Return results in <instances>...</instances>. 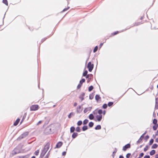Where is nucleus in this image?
<instances>
[{"label":"nucleus","mask_w":158,"mask_h":158,"mask_svg":"<svg viewBox=\"0 0 158 158\" xmlns=\"http://www.w3.org/2000/svg\"><path fill=\"white\" fill-rule=\"evenodd\" d=\"M105 114V111H104L103 112V114Z\"/></svg>","instance_id":"nucleus-57"},{"label":"nucleus","mask_w":158,"mask_h":158,"mask_svg":"<svg viewBox=\"0 0 158 158\" xmlns=\"http://www.w3.org/2000/svg\"><path fill=\"white\" fill-rule=\"evenodd\" d=\"M28 157V156L27 155L24 156H19V158H27Z\"/></svg>","instance_id":"nucleus-18"},{"label":"nucleus","mask_w":158,"mask_h":158,"mask_svg":"<svg viewBox=\"0 0 158 158\" xmlns=\"http://www.w3.org/2000/svg\"><path fill=\"white\" fill-rule=\"evenodd\" d=\"M92 109V107L91 106L86 108L84 110V113H86L90 111Z\"/></svg>","instance_id":"nucleus-4"},{"label":"nucleus","mask_w":158,"mask_h":158,"mask_svg":"<svg viewBox=\"0 0 158 158\" xmlns=\"http://www.w3.org/2000/svg\"><path fill=\"white\" fill-rule=\"evenodd\" d=\"M158 147L157 144H154L152 147V148L153 149L156 148Z\"/></svg>","instance_id":"nucleus-13"},{"label":"nucleus","mask_w":158,"mask_h":158,"mask_svg":"<svg viewBox=\"0 0 158 158\" xmlns=\"http://www.w3.org/2000/svg\"><path fill=\"white\" fill-rule=\"evenodd\" d=\"M87 67L89 69V71L91 72L93 68L94 65L91 64V62H89L88 64Z\"/></svg>","instance_id":"nucleus-2"},{"label":"nucleus","mask_w":158,"mask_h":158,"mask_svg":"<svg viewBox=\"0 0 158 158\" xmlns=\"http://www.w3.org/2000/svg\"><path fill=\"white\" fill-rule=\"evenodd\" d=\"M77 135V133H74L72 135V137L73 138H76Z\"/></svg>","instance_id":"nucleus-14"},{"label":"nucleus","mask_w":158,"mask_h":158,"mask_svg":"<svg viewBox=\"0 0 158 158\" xmlns=\"http://www.w3.org/2000/svg\"><path fill=\"white\" fill-rule=\"evenodd\" d=\"M82 123V122L81 121H79L77 123V124L78 126H80Z\"/></svg>","instance_id":"nucleus-26"},{"label":"nucleus","mask_w":158,"mask_h":158,"mask_svg":"<svg viewBox=\"0 0 158 158\" xmlns=\"http://www.w3.org/2000/svg\"><path fill=\"white\" fill-rule=\"evenodd\" d=\"M131 154L130 153H128L126 155V157L127 158H129L131 156Z\"/></svg>","instance_id":"nucleus-37"},{"label":"nucleus","mask_w":158,"mask_h":158,"mask_svg":"<svg viewBox=\"0 0 158 158\" xmlns=\"http://www.w3.org/2000/svg\"><path fill=\"white\" fill-rule=\"evenodd\" d=\"M94 118V116L92 114H90L89 116V118L91 120L93 119Z\"/></svg>","instance_id":"nucleus-16"},{"label":"nucleus","mask_w":158,"mask_h":158,"mask_svg":"<svg viewBox=\"0 0 158 158\" xmlns=\"http://www.w3.org/2000/svg\"><path fill=\"white\" fill-rule=\"evenodd\" d=\"M87 127L86 126H84L82 127V130L83 131H85L87 130Z\"/></svg>","instance_id":"nucleus-23"},{"label":"nucleus","mask_w":158,"mask_h":158,"mask_svg":"<svg viewBox=\"0 0 158 158\" xmlns=\"http://www.w3.org/2000/svg\"><path fill=\"white\" fill-rule=\"evenodd\" d=\"M147 136V137H148H148H149V136Z\"/></svg>","instance_id":"nucleus-58"},{"label":"nucleus","mask_w":158,"mask_h":158,"mask_svg":"<svg viewBox=\"0 0 158 158\" xmlns=\"http://www.w3.org/2000/svg\"><path fill=\"white\" fill-rule=\"evenodd\" d=\"M102 110H98V114H99V115H102Z\"/></svg>","instance_id":"nucleus-32"},{"label":"nucleus","mask_w":158,"mask_h":158,"mask_svg":"<svg viewBox=\"0 0 158 158\" xmlns=\"http://www.w3.org/2000/svg\"><path fill=\"white\" fill-rule=\"evenodd\" d=\"M69 8V7H67V8H65L62 11V12H64L66 10H68Z\"/></svg>","instance_id":"nucleus-40"},{"label":"nucleus","mask_w":158,"mask_h":158,"mask_svg":"<svg viewBox=\"0 0 158 158\" xmlns=\"http://www.w3.org/2000/svg\"><path fill=\"white\" fill-rule=\"evenodd\" d=\"M81 84L80 83L78 85H77V88L78 89H79L81 86Z\"/></svg>","instance_id":"nucleus-42"},{"label":"nucleus","mask_w":158,"mask_h":158,"mask_svg":"<svg viewBox=\"0 0 158 158\" xmlns=\"http://www.w3.org/2000/svg\"><path fill=\"white\" fill-rule=\"evenodd\" d=\"M31 158H35V156H33L31 157Z\"/></svg>","instance_id":"nucleus-55"},{"label":"nucleus","mask_w":158,"mask_h":158,"mask_svg":"<svg viewBox=\"0 0 158 158\" xmlns=\"http://www.w3.org/2000/svg\"><path fill=\"white\" fill-rule=\"evenodd\" d=\"M97 50H98V47L96 46L95 47V48H94V51H93L94 52H96L97 51Z\"/></svg>","instance_id":"nucleus-33"},{"label":"nucleus","mask_w":158,"mask_h":158,"mask_svg":"<svg viewBox=\"0 0 158 158\" xmlns=\"http://www.w3.org/2000/svg\"><path fill=\"white\" fill-rule=\"evenodd\" d=\"M66 152H64L62 153V155L63 156H64L66 155Z\"/></svg>","instance_id":"nucleus-44"},{"label":"nucleus","mask_w":158,"mask_h":158,"mask_svg":"<svg viewBox=\"0 0 158 158\" xmlns=\"http://www.w3.org/2000/svg\"><path fill=\"white\" fill-rule=\"evenodd\" d=\"M157 88H158V84L157 85Z\"/></svg>","instance_id":"nucleus-59"},{"label":"nucleus","mask_w":158,"mask_h":158,"mask_svg":"<svg viewBox=\"0 0 158 158\" xmlns=\"http://www.w3.org/2000/svg\"><path fill=\"white\" fill-rule=\"evenodd\" d=\"M119 158H124V157L122 156H120L119 157Z\"/></svg>","instance_id":"nucleus-53"},{"label":"nucleus","mask_w":158,"mask_h":158,"mask_svg":"<svg viewBox=\"0 0 158 158\" xmlns=\"http://www.w3.org/2000/svg\"><path fill=\"white\" fill-rule=\"evenodd\" d=\"M77 105V104L76 103H74L73 104V106H76Z\"/></svg>","instance_id":"nucleus-49"},{"label":"nucleus","mask_w":158,"mask_h":158,"mask_svg":"<svg viewBox=\"0 0 158 158\" xmlns=\"http://www.w3.org/2000/svg\"><path fill=\"white\" fill-rule=\"evenodd\" d=\"M156 152L155 150H152L150 152V155L152 156Z\"/></svg>","instance_id":"nucleus-12"},{"label":"nucleus","mask_w":158,"mask_h":158,"mask_svg":"<svg viewBox=\"0 0 158 158\" xmlns=\"http://www.w3.org/2000/svg\"><path fill=\"white\" fill-rule=\"evenodd\" d=\"M150 157L149 156H144V158H150Z\"/></svg>","instance_id":"nucleus-43"},{"label":"nucleus","mask_w":158,"mask_h":158,"mask_svg":"<svg viewBox=\"0 0 158 158\" xmlns=\"http://www.w3.org/2000/svg\"><path fill=\"white\" fill-rule=\"evenodd\" d=\"M42 122V121H39L37 123V125H39Z\"/></svg>","instance_id":"nucleus-45"},{"label":"nucleus","mask_w":158,"mask_h":158,"mask_svg":"<svg viewBox=\"0 0 158 158\" xmlns=\"http://www.w3.org/2000/svg\"><path fill=\"white\" fill-rule=\"evenodd\" d=\"M39 153V150H36L35 152V154L36 156H37Z\"/></svg>","instance_id":"nucleus-28"},{"label":"nucleus","mask_w":158,"mask_h":158,"mask_svg":"<svg viewBox=\"0 0 158 158\" xmlns=\"http://www.w3.org/2000/svg\"><path fill=\"white\" fill-rule=\"evenodd\" d=\"M76 130L77 132H80V127H77L76 128Z\"/></svg>","instance_id":"nucleus-35"},{"label":"nucleus","mask_w":158,"mask_h":158,"mask_svg":"<svg viewBox=\"0 0 158 158\" xmlns=\"http://www.w3.org/2000/svg\"><path fill=\"white\" fill-rule=\"evenodd\" d=\"M130 147V144H127L123 147V150L124 151H125L127 148H129Z\"/></svg>","instance_id":"nucleus-6"},{"label":"nucleus","mask_w":158,"mask_h":158,"mask_svg":"<svg viewBox=\"0 0 158 158\" xmlns=\"http://www.w3.org/2000/svg\"><path fill=\"white\" fill-rule=\"evenodd\" d=\"M48 150V148H46V147L43 150L41 153L40 154V157L41 158L43 157L44 156V155H45L46 152Z\"/></svg>","instance_id":"nucleus-1"},{"label":"nucleus","mask_w":158,"mask_h":158,"mask_svg":"<svg viewBox=\"0 0 158 158\" xmlns=\"http://www.w3.org/2000/svg\"><path fill=\"white\" fill-rule=\"evenodd\" d=\"M96 118L97 119L98 121L99 122L101 120V119L102 118V115H97L96 116Z\"/></svg>","instance_id":"nucleus-7"},{"label":"nucleus","mask_w":158,"mask_h":158,"mask_svg":"<svg viewBox=\"0 0 158 158\" xmlns=\"http://www.w3.org/2000/svg\"><path fill=\"white\" fill-rule=\"evenodd\" d=\"M93 97H92L91 96H89V98L90 99H91L93 98Z\"/></svg>","instance_id":"nucleus-54"},{"label":"nucleus","mask_w":158,"mask_h":158,"mask_svg":"<svg viewBox=\"0 0 158 158\" xmlns=\"http://www.w3.org/2000/svg\"><path fill=\"white\" fill-rule=\"evenodd\" d=\"M75 127H72L70 128V132L72 133L75 130Z\"/></svg>","instance_id":"nucleus-15"},{"label":"nucleus","mask_w":158,"mask_h":158,"mask_svg":"<svg viewBox=\"0 0 158 158\" xmlns=\"http://www.w3.org/2000/svg\"><path fill=\"white\" fill-rule=\"evenodd\" d=\"M38 106L37 105H33L30 107V110H31L35 111L37 110L38 109Z\"/></svg>","instance_id":"nucleus-3"},{"label":"nucleus","mask_w":158,"mask_h":158,"mask_svg":"<svg viewBox=\"0 0 158 158\" xmlns=\"http://www.w3.org/2000/svg\"><path fill=\"white\" fill-rule=\"evenodd\" d=\"M107 107V105L106 104H104L103 106V108L104 109H106Z\"/></svg>","instance_id":"nucleus-39"},{"label":"nucleus","mask_w":158,"mask_h":158,"mask_svg":"<svg viewBox=\"0 0 158 158\" xmlns=\"http://www.w3.org/2000/svg\"><path fill=\"white\" fill-rule=\"evenodd\" d=\"M85 81V80L84 79H82L80 81V83L82 85V83L83 82H84Z\"/></svg>","instance_id":"nucleus-29"},{"label":"nucleus","mask_w":158,"mask_h":158,"mask_svg":"<svg viewBox=\"0 0 158 158\" xmlns=\"http://www.w3.org/2000/svg\"><path fill=\"white\" fill-rule=\"evenodd\" d=\"M93 86H90L89 88V89H88L89 90V91H90L93 89Z\"/></svg>","instance_id":"nucleus-30"},{"label":"nucleus","mask_w":158,"mask_h":158,"mask_svg":"<svg viewBox=\"0 0 158 158\" xmlns=\"http://www.w3.org/2000/svg\"><path fill=\"white\" fill-rule=\"evenodd\" d=\"M74 115V113L73 112L71 113L68 116V117L69 118H71L72 116H73Z\"/></svg>","instance_id":"nucleus-19"},{"label":"nucleus","mask_w":158,"mask_h":158,"mask_svg":"<svg viewBox=\"0 0 158 158\" xmlns=\"http://www.w3.org/2000/svg\"><path fill=\"white\" fill-rule=\"evenodd\" d=\"M144 154L143 153H141L140 154L139 156V158L143 156Z\"/></svg>","instance_id":"nucleus-41"},{"label":"nucleus","mask_w":158,"mask_h":158,"mask_svg":"<svg viewBox=\"0 0 158 158\" xmlns=\"http://www.w3.org/2000/svg\"><path fill=\"white\" fill-rule=\"evenodd\" d=\"M155 141H156V142H157V143H158V138H156V139H155Z\"/></svg>","instance_id":"nucleus-48"},{"label":"nucleus","mask_w":158,"mask_h":158,"mask_svg":"<svg viewBox=\"0 0 158 158\" xmlns=\"http://www.w3.org/2000/svg\"><path fill=\"white\" fill-rule=\"evenodd\" d=\"M103 43H101L100 44V48H101V47L102 46V45H103Z\"/></svg>","instance_id":"nucleus-52"},{"label":"nucleus","mask_w":158,"mask_h":158,"mask_svg":"<svg viewBox=\"0 0 158 158\" xmlns=\"http://www.w3.org/2000/svg\"><path fill=\"white\" fill-rule=\"evenodd\" d=\"M157 123V120L156 119H154L153 121V123L156 125V123Z\"/></svg>","instance_id":"nucleus-25"},{"label":"nucleus","mask_w":158,"mask_h":158,"mask_svg":"<svg viewBox=\"0 0 158 158\" xmlns=\"http://www.w3.org/2000/svg\"><path fill=\"white\" fill-rule=\"evenodd\" d=\"M117 151V150L116 149H115V150L113 152V153H115Z\"/></svg>","instance_id":"nucleus-51"},{"label":"nucleus","mask_w":158,"mask_h":158,"mask_svg":"<svg viewBox=\"0 0 158 158\" xmlns=\"http://www.w3.org/2000/svg\"><path fill=\"white\" fill-rule=\"evenodd\" d=\"M81 111V106H78L77 108V113H80Z\"/></svg>","instance_id":"nucleus-10"},{"label":"nucleus","mask_w":158,"mask_h":158,"mask_svg":"<svg viewBox=\"0 0 158 158\" xmlns=\"http://www.w3.org/2000/svg\"><path fill=\"white\" fill-rule=\"evenodd\" d=\"M100 97L99 95H96L95 96V99L97 100L98 101L100 99Z\"/></svg>","instance_id":"nucleus-21"},{"label":"nucleus","mask_w":158,"mask_h":158,"mask_svg":"<svg viewBox=\"0 0 158 158\" xmlns=\"http://www.w3.org/2000/svg\"><path fill=\"white\" fill-rule=\"evenodd\" d=\"M155 109H158V98H157L156 99Z\"/></svg>","instance_id":"nucleus-8"},{"label":"nucleus","mask_w":158,"mask_h":158,"mask_svg":"<svg viewBox=\"0 0 158 158\" xmlns=\"http://www.w3.org/2000/svg\"><path fill=\"white\" fill-rule=\"evenodd\" d=\"M146 132H145V133H144L143 135H142V136H141V137L140 138V139H141V137H143V135H144L145 134H146Z\"/></svg>","instance_id":"nucleus-50"},{"label":"nucleus","mask_w":158,"mask_h":158,"mask_svg":"<svg viewBox=\"0 0 158 158\" xmlns=\"http://www.w3.org/2000/svg\"><path fill=\"white\" fill-rule=\"evenodd\" d=\"M157 116H158V113H157Z\"/></svg>","instance_id":"nucleus-60"},{"label":"nucleus","mask_w":158,"mask_h":158,"mask_svg":"<svg viewBox=\"0 0 158 158\" xmlns=\"http://www.w3.org/2000/svg\"><path fill=\"white\" fill-rule=\"evenodd\" d=\"M118 31H116V32H114L113 33V34L114 35H116V34H117L118 33Z\"/></svg>","instance_id":"nucleus-46"},{"label":"nucleus","mask_w":158,"mask_h":158,"mask_svg":"<svg viewBox=\"0 0 158 158\" xmlns=\"http://www.w3.org/2000/svg\"><path fill=\"white\" fill-rule=\"evenodd\" d=\"M19 121L20 119L19 118L17 119L15 121V122L14 123V125L15 126H16L19 123Z\"/></svg>","instance_id":"nucleus-11"},{"label":"nucleus","mask_w":158,"mask_h":158,"mask_svg":"<svg viewBox=\"0 0 158 158\" xmlns=\"http://www.w3.org/2000/svg\"><path fill=\"white\" fill-rule=\"evenodd\" d=\"M62 143L61 142H59L56 145V147L57 148H60L62 145Z\"/></svg>","instance_id":"nucleus-9"},{"label":"nucleus","mask_w":158,"mask_h":158,"mask_svg":"<svg viewBox=\"0 0 158 158\" xmlns=\"http://www.w3.org/2000/svg\"><path fill=\"white\" fill-rule=\"evenodd\" d=\"M88 120L87 119H85L83 121V124H86L88 122Z\"/></svg>","instance_id":"nucleus-22"},{"label":"nucleus","mask_w":158,"mask_h":158,"mask_svg":"<svg viewBox=\"0 0 158 158\" xmlns=\"http://www.w3.org/2000/svg\"><path fill=\"white\" fill-rule=\"evenodd\" d=\"M87 71L86 70L85 71V72L83 73V76H85L87 74Z\"/></svg>","instance_id":"nucleus-31"},{"label":"nucleus","mask_w":158,"mask_h":158,"mask_svg":"<svg viewBox=\"0 0 158 158\" xmlns=\"http://www.w3.org/2000/svg\"><path fill=\"white\" fill-rule=\"evenodd\" d=\"M157 131H158V130Z\"/></svg>","instance_id":"nucleus-61"},{"label":"nucleus","mask_w":158,"mask_h":158,"mask_svg":"<svg viewBox=\"0 0 158 158\" xmlns=\"http://www.w3.org/2000/svg\"><path fill=\"white\" fill-rule=\"evenodd\" d=\"M157 127H158L157 125H154L153 127V129L154 130H156L157 129Z\"/></svg>","instance_id":"nucleus-24"},{"label":"nucleus","mask_w":158,"mask_h":158,"mask_svg":"<svg viewBox=\"0 0 158 158\" xmlns=\"http://www.w3.org/2000/svg\"><path fill=\"white\" fill-rule=\"evenodd\" d=\"M88 77H89V76H88H88H87L86 77V78H88Z\"/></svg>","instance_id":"nucleus-56"},{"label":"nucleus","mask_w":158,"mask_h":158,"mask_svg":"<svg viewBox=\"0 0 158 158\" xmlns=\"http://www.w3.org/2000/svg\"><path fill=\"white\" fill-rule=\"evenodd\" d=\"M101 128V126L100 125H97L95 128L96 130H99Z\"/></svg>","instance_id":"nucleus-17"},{"label":"nucleus","mask_w":158,"mask_h":158,"mask_svg":"<svg viewBox=\"0 0 158 158\" xmlns=\"http://www.w3.org/2000/svg\"><path fill=\"white\" fill-rule=\"evenodd\" d=\"M94 125L93 123L92 122H90L89 124V126L90 127H92Z\"/></svg>","instance_id":"nucleus-20"},{"label":"nucleus","mask_w":158,"mask_h":158,"mask_svg":"<svg viewBox=\"0 0 158 158\" xmlns=\"http://www.w3.org/2000/svg\"><path fill=\"white\" fill-rule=\"evenodd\" d=\"M154 140L153 139H152L150 141L149 144L151 145L153 142Z\"/></svg>","instance_id":"nucleus-34"},{"label":"nucleus","mask_w":158,"mask_h":158,"mask_svg":"<svg viewBox=\"0 0 158 158\" xmlns=\"http://www.w3.org/2000/svg\"><path fill=\"white\" fill-rule=\"evenodd\" d=\"M28 134V132H26L24 133L23 134H22L20 136V137L23 139L25 137H26L27 136Z\"/></svg>","instance_id":"nucleus-5"},{"label":"nucleus","mask_w":158,"mask_h":158,"mask_svg":"<svg viewBox=\"0 0 158 158\" xmlns=\"http://www.w3.org/2000/svg\"><path fill=\"white\" fill-rule=\"evenodd\" d=\"M3 2L7 6L8 5V2H7V0H3Z\"/></svg>","instance_id":"nucleus-27"},{"label":"nucleus","mask_w":158,"mask_h":158,"mask_svg":"<svg viewBox=\"0 0 158 158\" xmlns=\"http://www.w3.org/2000/svg\"><path fill=\"white\" fill-rule=\"evenodd\" d=\"M113 104L112 102H110L108 103V106H111Z\"/></svg>","instance_id":"nucleus-38"},{"label":"nucleus","mask_w":158,"mask_h":158,"mask_svg":"<svg viewBox=\"0 0 158 158\" xmlns=\"http://www.w3.org/2000/svg\"><path fill=\"white\" fill-rule=\"evenodd\" d=\"M155 158H158V154L155 155Z\"/></svg>","instance_id":"nucleus-47"},{"label":"nucleus","mask_w":158,"mask_h":158,"mask_svg":"<svg viewBox=\"0 0 158 158\" xmlns=\"http://www.w3.org/2000/svg\"><path fill=\"white\" fill-rule=\"evenodd\" d=\"M148 149V147L147 146H146V147L144 149V151L145 152H146Z\"/></svg>","instance_id":"nucleus-36"}]
</instances>
